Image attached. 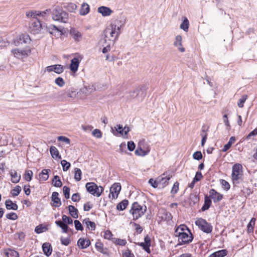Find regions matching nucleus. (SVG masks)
<instances>
[{"mask_svg":"<svg viewBox=\"0 0 257 257\" xmlns=\"http://www.w3.org/2000/svg\"><path fill=\"white\" fill-rule=\"evenodd\" d=\"M70 35L74 40L75 42H80L82 39L81 33L74 28H71L70 30Z\"/></svg>","mask_w":257,"mask_h":257,"instance_id":"17","label":"nucleus"},{"mask_svg":"<svg viewBox=\"0 0 257 257\" xmlns=\"http://www.w3.org/2000/svg\"><path fill=\"white\" fill-rule=\"evenodd\" d=\"M20 40H23L25 43H28L30 41V38L28 35L22 34L19 36Z\"/></svg>","mask_w":257,"mask_h":257,"instance_id":"55","label":"nucleus"},{"mask_svg":"<svg viewBox=\"0 0 257 257\" xmlns=\"http://www.w3.org/2000/svg\"><path fill=\"white\" fill-rule=\"evenodd\" d=\"M121 190V185L119 183H114L110 188V194L109 197L110 198V195H111L112 199H115L117 197L118 194Z\"/></svg>","mask_w":257,"mask_h":257,"instance_id":"12","label":"nucleus"},{"mask_svg":"<svg viewBox=\"0 0 257 257\" xmlns=\"http://www.w3.org/2000/svg\"><path fill=\"white\" fill-rule=\"evenodd\" d=\"M51 170L48 169H43L41 173L39 174V180L40 181H45L49 178L48 173Z\"/></svg>","mask_w":257,"mask_h":257,"instance_id":"25","label":"nucleus"},{"mask_svg":"<svg viewBox=\"0 0 257 257\" xmlns=\"http://www.w3.org/2000/svg\"><path fill=\"white\" fill-rule=\"evenodd\" d=\"M95 90V87L93 85H88L87 86H85L82 89H80L79 92L80 93H82L83 95L81 96V98L82 97H85L86 96L90 95Z\"/></svg>","mask_w":257,"mask_h":257,"instance_id":"16","label":"nucleus"},{"mask_svg":"<svg viewBox=\"0 0 257 257\" xmlns=\"http://www.w3.org/2000/svg\"><path fill=\"white\" fill-rule=\"evenodd\" d=\"M52 17L54 21L63 23H67L69 19L68 14L59 7L53 9Z\"/></svg>","mask_w":257,"mask_h":257,"instance_id":"2","label":"nucleus"},{"mask_svg":"<svg viewBox=\"0 0 257 257\" xmlns=\"http://www.w3.org/2000/svg\"><path fill=\"white\" fill-rule=\"evenodd\" d=\"M66 95L68 98L74 99L77 97V95L80 93L79 91H77V90L74 88H70L66 90Z\"/></svg>","mask_w":257,"mask_h":257,"instance_id":"21","label":"nucleus"},{"mask_svg":"<svg viewBox=\"0 0 257 257\" xmlns=\"http://www.w3.org/2000/svg\"><path fill=\"white\" fill-rule=\"evenodd\" d=\"M195 224L200 229L207 233H210L212 230V226L210 223L202 218H198L195 221Z\"/></svg>","mask_w":257,"mask_h":257,"instance_id":"5","label":"nucleus"},{"mask_svg":"<svg viewBox=\"0 0 257 257\" xmlns=\"http://www.w3.org/2000/svg\"><path fill=\"white\" fill-rule=\"evenodd\" d=\"M74 225L76 230H82L83 228V226L79 220H75L74 221Z\"/></svg>","mask_w":257,"mask_h":257,"instance_id":"60","label":"nucleus"},{"mask_svg":"<svg viewBox=\"0 0 257 257\" xmlns=\"http://www.w3.org/2000/svg\"><path fill=\"white\" fill-rule=\"evenodd\" d=\"M6 254L8 257H19L18 252L14 250H10Z\"/></svg>","mask_w":257,"mask_h":257,"instance_id":"54","label":"nucleus"},{"mask_svg":"<svg viewBox=\"0 0 257 257\" xmlns=\"http://www.w3.org/2000/svg\"><path fill=\"white\" fill-rule=\"evenodd\" d=\"M122 257H135L134 254L128 248L122 250Z\"/></svg>","mask_w":257,"mask_h":257,"instance_id":"47","label":"nucleus"},{"mask_svg":"<svg viewBox=\"0 0 257 257\" xmlns=\"http://www.w3.org/2000/svg\"><path fill=\"white\" fill-rule=\"evenodd\" d=\"M10 175L11 176L12 182L14 183H18L21 179V175L18 174L16 170H11L10 172Z\"/></svg>","mask_w":257,"mask_h":257,"instance_id":"23","label":"nucleus"},{"mask_svg":"<svg viewBox=\"0 0 257 257\" xmlns=\"http://www.w3.org/2000/svg\"><path fill=\"white\" fill-rule=\"evenodd\" d=\"M63 193L65 196V197L66 199L69 198L70 197V189L69 187L65 186L63 188Z\"/></svg>","mask_w":257,"mask_h":257,"instance_id":"59","label":"nucleus"},{"mask_svg":"<svg viewBox=\"0 0 257 257\" xmlns=\"http://www.w3.org/2000/svg\"><path fill=\"white\" fill-rule=\"evenodd\" d=\"M95 247L98 251L105 253V252L104 251L103 244L101 242H96Z\"/></svg>","mask_w":257,"mask_h":257,"instance_id":"50","label":"nucleus"},{"mask_svg":"<svg viewBox=\"0 0 257 257\" xmlns=\"http://www.w3.org/2000/svg\"><path fill=\"white\" fill-rule=\"evenodd\" d=\"M193 158L194 159L199 160L202 158V153L200 151H197L193 154Z\"/></svg>","mask_w":257,"mask_h":257,"instance_id":"61","label":"nucleus"},{"mask_svg":"<svg viewBox=\"0 0 257 257\" xmlns=\"http://www.w3.org/2000/svg\"><path fill=\"white\" fill-rule=\"evenodd\" d=\"M174 46L176 47L179 51L181 53L185 52V49L182 45V38L181 35H177L176 36L175 41L174 42Z\"/></svg>","mask_w":257,"mask_h":257,"instance_id":"15","label":"nucleus"},{"mask_svg":"<svg viewBox=\"0 0 257 257\" xmlns=\"http://www.w3.org/2000/svg\"><path fill=\"white\" fill-rule=\"evenodd\" d=\"M82 223L84 225H85L89 229L94 230L95 228V223L90 221L89 218L84 219Z\"/></svg>","mask_w":257,"mask_h":257,"instance_id":"31","label":"nucleus"},{"mask_svg":"<svg viewBox=\"0 0 257 257\" xmlns=\"http://www.w3.org/2000/svg\"><path fill=\"white\" fill-rule=\"evenodd\" d=\"M57 98V100L59 101H66L68 99L66 91L61 92L58 94Z\"/></svg>","mask_w":257,"mask_h":257,"instance_id":"39","label":"nucleus"},{"mask_svg":"<svg viewBox=\"0 0 257 257\" xmlns=\"http://www.w3.org/2000/svg\"><path fill=\"white\" fill-rule=\"evenodd\" d=\"M43 250L44 254L47 256H50L52 251V248L50 243L45 242L42 245Z\"/></svg>","mask_w":257,"mask_h":257,"instance_id":"24","label":"nucleus"},{"mask_svg":"<svg viewBox=\"0 0 257 257\" xmlns=\"http://www.w3.org/2000/svg\"><path fill=\"white\" fill-rule=\"evenodd\" d=\"M139 95L142 97H144L145 96V94L143 92L142 89L139 87L135 89L133 92H131L130 94V96L132 97H136Z\"/></svg>","mask_w":257,"mask_h":257,"instance_id":"27","label":"nucleus"},{"mask_svg":"<svg viewBox=\"0 0 257 257\" xmlns=\"http://www.w3.org/2000/svg\"><path fill=\"white\" fill-rule=\"evenodd\" d=\"M21 190V187L18 185L11 191V193L13 197H16L20 193Z\"/></svg>","mask_w":257,"mask_h":257,"instance_id":"44","label":"nucleus"},{"mask_svg":"<svg viewBox=\"0 0 257 257\" xmlns=\"http://www.w3.org/2000/svg\"><path fill=\"white\" fill-rule=\"evenodd\" d=\"M97 12L101 14L103 17L109 16L113 13V11L111 10L109 8L105 6H101L99 7L97 9Z\"/></svg>","mask_w":257,"mask_h":257,"instance_id":"18","label":"nucleus"},{"mask_svg":"<svg viewBox=\"0 0 257 257\" xmlns=\"http://www.w3.org/2000/svg\"><path fill=\"white\" fill-rule=\"evenodd\" d=\"M45 71L49 73L54 72L58 74H60L64 71V68L61 65L55 64L46 67L45 68Z\"/></svg>","mask_w":257,"mask_h":257,"instance_id":"10","label":"nucleus"},{"mask_svg":"<svg viewBox=\"0 0 257 257\" xmlns=\"http://www.w3.org/2000/svg\"><path fill=\"white\" fill-rule=\"evenodd\" d=\"M146 210V205H141L138 202H134L132 205L130 212L133 215V220H136L142 217Z\"/></svg>","mask_w":257,"mask_h":257,"instance_id":"3","label":"nucleus"},{"mask_svg":"<svg viewBox=\"0 0 257 257\" xmlns=\"http://www.w3.org/2000/svg\"><path fill=\"white\" fill-rule=\"evenodd\" d=\"M29 29L31 33L33 34H38L41 32L43 29V26L39 20H35L32 23Z\"/></svg>","mask_w":257,"mask_h":257,"instance_id":"9","label":"nucleus"},{"mask_svg":"<svg viewBox=\"0 0 257 257\" xmlns=\"http://www.w3.org/2000/svg\"><path fill=\"white\" fill-rule=\"evenodd\" d=\"M46 230V228L45 227L43 226L42 225H38L35 228V231L37 233H41L43 232Z\"/></svg>","mask_w":257,"mask_h":257,"instance_id":"56","label":"nucleus"},{"mask_svg":"<svg viewBox=\"0 0 257 257\" xmlns=\"http://www.w3.org/2000/svg\"><path fill=\"white\" fill-rule=\"evenodd\" d=\"M6 217L9 219L15 220L18 218V216L16 213L11 212L6 215Z\"/></svg>","mask_w":257,"mask_h":257,"instance_id":"57","label":"nucleus"},{"mask_svg":"<svg viewBox=\"0 0 257 257\" xmlns=\"http://www.w3.org/2000/svg\"><path fill=\"white\" fill-rule=\"evenodd\" d=\"M58 140L59 141H62L65 143L67 144H69L70 143V140L69 138L64 137V136H59L58 137Z\"/></svg>","mask_w":257,"mask_h":257,"instance_id":"64","label":"nucleus"},{"mask_svg":"<svg viewBox=\"0 0 257 257\" xmlns=\"http://www.w3.org/2000/svg\"><path fill=\"white\" fill-rule=\"evenodd\" d=\"M89 6L87 3H83L80 9V15L85 16L89 12Z\"/></svg>","mask_w":257,"mask_h":257,"instance_id":"28","label":"nucleus"},{"mask_svg":"<svg viewBox=\"0 0 257 257\" xmlns=\"http://www.w3.org/2000/svg\"><path fill=\"white\" fill-rule=\"evenodd\" d=\"M61 164L63 167V170L64 171H67L69 170L70 167V163L67 162L66 160H63L61 161Z\"/></svg>","mask_w":257,"mask_h":257,"instance_id":"46","label":"nucleus"},{"mask_svg":"<svg viewBox=\"0 0 257 257\" xmlns=\"http://www.w3.org/2000/svg\"><path fill=\"white\" fill-rule=\"evenodd\" d=\"M158 215V218L160 219V221H166L167 222H169L172 219V216L171 213L164 209L159 211Z\"/></svg>","mask_w":257,"mask_h":257,"instance_id":"11","label":"nucleus"},{"mask_svg":"<svg viewBox=\"0 0 257 257\" xmlns=\"http://www.w3.org/2000/svg\"><path fill=\"white\" fill-rule=\"evenodd\" d=\"M92 135L97 138H101L102 137V133L100 130L95 129L92 132Z\"/></svg>","mask_w":257,"mask_h":257,"instance_id":"58","label":"nucleus"},{"mask_svg":"<svg viewBox=\"0 0 257 257\" xmlns=\"http://www.w3.org/2000/svg\"><path fill=\"white\" fill-rule=\"evenodd\" d=\"M11 52L15 57L19 59H22L28 57L29 54L31 52V50L24 49H15L12 50Z\"/></svg>","mask_w":257,"mask_h":257,"instance_id":"8","label":"nucleus"},{"mask_svg":"<svg viewBox=\"0 0 257 257\" xmlns=\"http://www.w3.org/2000/svg\"><path fill=\"white\" fill-rule=\"evenodd\" d=\"M189 229L185 225L181 224L176 229L175 235L178 236V235H180V233L181 234L186 232Z\"/></svg>","mask_w":257,"mask_h":257,"instance_id":"26","label":"nucleus"},{"mask_svg":"<svg viewBox=\"0 0 257 257\" xmlns=\"http://www.w3.org/2000/svg\"><path fill=\"white\" fill-rule=\"evenodd\" d=\"M75 171V175H74V179L76 181H79L81 179V171L80 169L76 168L74 169Z\"/></svg>","mask_w":257,"mask_h":257,"instance_id":"43","label":"nucleus"},{"mask_svg":"<svg viewBox=\"0 0 257 257\" xmlns=\"http://www.w3.org/2000/svg\"><path fill=\"white\" fill-rule=\"evenodd\" d=\"M49 32L52 34L55 31L60 32L58 28L55 25H51L48 28Z\"/></svg>","mask_w":257,"mask_h":257,"instance_id":"63","label":"nucleus"},{"mask_svg":"<svg viewBox=\"0 0 257 257\" xmlns=\"http://www.w3.org/2000/svg\"><path fill=\"white\" fill-rule=\"evenodd\" d=\"M226 250L222 249L212 253L208 257H224L226 255Z\"/></svg>","mask_w":257,"mask_h":257,"instance_id":"33","label":"nucleus"},{"mask_svg":"<svg viewBox=\"0 0 257 257\" xmlns=\"http://www.w3.org/2000/svg\"><path fill=\"white\" fill-rule=\"evenodd\" d=\"M223 122H224L225 126H226V129L229 130L230 128V125L228 119L227 114H224L223 116Z\"/></svg>","mask_w":257,"mask_h":257,"instance_id":"62","label":"nucleus"},{"mask_svg":"<svg viewBox=\"0 0 257 257\" xmlns=\"http://www.w3.org/2000/svg\"><path fill=\"white\" fill-rule=\"evenodd\" d=\"M58 196V193L54 192L52 193L51 196V200L53 202V205L57 207H59L61 204V200Z\"/></svg>","mask_w":257,"mask_h":257,"instance_id":"22","label":"nucleus"},{"mask_svg":"<svg viewBox=\"0 0 257 257\" xmlns=\"http://www.w3.org/2000/svg\"><path fill=\"white\" fill-rule=\"evenodd\" d=\"M6 207L8 210H16L18 209V206L17 204L13 202L11 200H7L5 202Z\"/></svg>","mask_w":257,"mask_h":257,"instance_id":"29","label":"nucleus"},{"mask_svg":"<svg viewBox=\"0 0 257 257\" xmlns=\"http://www.w3.org/2000/svg\"><path fill=\"white\" fill-rule=\"evenodd\" d=\"M124 25V21L119 19L113 21L104 31V40L113 44L121 34V29Z\"/></svg>","mask_w":257,"mask_h":257,"instance_id":"1","label":"nucleus"},{"mask_svg":"<svg viewBox=\"0 0 257 257\" xmlns=\"http://www.w3.org/2000/svg\"><path fill=\"white\" fill-rule=\"evenodd\" d=\"M85 187L88 192L97 197L100 196L103 191V188L102 187L100 186H98L93 182L87 183Z\"/></svg>","mask_w":257,"mask_h":257,"instance_id":"4","label":"nucleus"},{"mask_svg":"<svg viewBox=\"0 0 257 257\" xmlns=\"http://www.w3.org/2000/svg\"><path fill=\"white\" fill-rule=\"evenodd\" d=\"M77 8V6L74 3H69L68 4L67 9L70 12H74Z\"/></svg>","mask_w":257,"mask_h":257,"instance_id":"51","label":"nucleus"},{"mask_svg":"<svg viewBox=\"0 0 257 257\" xmlns=\"http://www.w3.org/2000/svg\"><path fill=\"white\" fill-rule=\"evenodd\" d=\"M255 218H252L247 224V231L249 233L252 232L253 231V227L255 224Z\"/></svg>","mask_w":257,"mask_h":257,"instance_id":"42","label":"nucleus"},{"mask_svg":"<svg viewBox=\"0 0 257 257\" xmlns=\"http://www.w3.org/2000/svg\"><path fill=\"white\" fill-rule=\"evenodd\" d=\"M128 202L127 200H123L119 203L116 206V209L118 210L122 211L126 208Z\"/></svg>","mask_w":257,"mask_h":257,"instance_id":"37","label":"nucleus"},{"mask_svg":"<svg viewBox=\"0 0 257 257\" xmlns=\"http://www.w3.org/2000/svg\"><path fill=\"white\" fill-rule=\"evenodd\" d=\"M79 63L80 62L78 58L76 57L73 58L71 61L70 65V69L71 71L74 73L76 72L78 70Z\"/></svg>","mask_w":257,"mask_h":257,"instance_id":"20","label":"nucleus"},{"mask_svg":"<svg viewBox=\"0 0 257 257\" xmlns=\"http://www.w3.org/2000/svg\"><path fill=\"white\" fill-rule=\"evenodd\" d=\"M211 204V201L210 198L208 196H205L204 203L201 208V210L202 211H205V210H207L210 207Z\"/></svg>","mask_w":257,"mask_h":257,"instance_id":"34","label":"nucleus"},{"mask_svg":"<svg viewBox=\"0 0 257 257\" xmlns=\"http://www.w3.org/2000/svg\"><path fill=\"white\" fill-rule=\"evenodd\" d=\"M242 167L240 164H236L232 167V179L233 181H238L242 176Z\"/></svg>","mask_w":257,"mask_h":257,"instance_id":"7","label":"nucleus"},{"mask_svg":"<svg viewBox=\"0 0 257 257\" xmlns=\"http://www.w3.org/2000/svg\"><path fill=\"white\" fill-rule=\"evenodd\" d=\"M235 141V138L234 137H231L229 139V140L227 144L224 146L222 149V151L224 152L227 151L231 147V145H232V144L234 143Z\"/></svg>","mask_w":257,"mask_h":257,"instance_id":"36","label":"nucleus"},{"mask_svg":"<svg viewBox=\"0 0 257 257\" xmlns=\"http://www.w3.org/2000/svg\"><path fill=\"white\" fill-rule=\"evenodd\" d=\"M177 237L178 241L181 244L189 243L192 241L193 238L190 230L183 233H180V235H178Z\"/></svg>","mask_w":257,"mask_h":257,"instance_id":"6","label":"nucleus"},{"mask_svg":"<svg viewBox=\"0 0 257 257\" xmlns=\"http://www.w3.org/2000/svg\"><path fill=\"white\" fill-rule=\"evenodd\" d=\"M247 99V95H243L241 96V97L239 99V102H238V106L240 108H242L243 107L244 103Z\"/></svg>","mask_w":257,"mask_h":257,"instance_id":"49","label":"nucleus"},{"mask_svg":"<svg viewBox=\"0 0 257 257\" xmlns=\"http://www.w3.org/2000/svg\"><path fill=\"white\" fill-rule=\"evenodd\" d=\"M33 176V172L31 170H26L24 175V179L28 182H30Z\"/></svg>","mask_w":257,"mask_h":257,"instance_id":"41","label":"nucleus"},{"mask_svg":"<svg viewBox=\"0 0 257 257\" xmlns=\"http://www.w3.org/2000/svg\"><path fill=\"white\" fill-rule=\"evenodd\" d=\"M52 183L55 187H60L62 186V182L59 176L56 175L52 180Z\"/></svg>","mask_w":257,"mask_h":257,"instance_id":"38","label":"nucleus"},{"mask_svg":"<svg viewBox=\"0 0 257 257\" xmlns=\"http://www.w3.org/2000/svg\"><path fill=\"white\" fill-rule=\"evenodd\" d=\"M62 221L65 223L68 224H72L73 223V220L70 217L66 216V215H62Z\"/></svg>","mask_w":257,"mask_h":257,"instance_id":"48","label":"nucleus"},{"mask_svg":"<svg viewBox=\"0 0 257 257\" xmlns=\"http://www.w3.org/2000/svg\"><path fill=\"white\" fill-rule=\"evenodd\" d=\"M189 25V21L187 18L185 17L180 25V29L183 30L185 32H187L188 30Z\"/></svg>","mask_w":257,"mask_h":257,"instance_id":"40","label":"nucleus"},{"mask_svg":"<svg viewBox=\"0 0 257 257\" xmlns=\"http://www.w3.org/2000/svg\"><path fill=\"white\" fill-rule=\"evenodd\" d=\"M55 223L59 226H60L62 229V232L64 233H67L68 231V225L65 223L63 221L61 220H57L55 222Z\"/></svg>","mask_w":257,"mask_h":257,"instance_id":"35","label":"nucleus"},{"mask_svg":"<svg viewBox=\"0 0 257 257\" xmlns=\"http://www.w3.org/2000/svg\"><path fill=\"white\" fill-rule=\"evenodd\" d=\"M141 142L139 143V148L136 150L135 154L137 156H145L148 155L150 152V148L149 146L143 147L142 148L141 147Z\"/></svg>","mask_w":257,"mask_h":257,"instance_id":"13","label":"nucleus"},{"mask_svg":"<svg viewBox=\"0 0 257 257\" xmlns=\"http://www.w3.org/2000/svg\"><path fill=\"white\" fill-rule=\"evenodd\" d=\"M50 152L52 157L55 160L61 159V156H59V152L55 147L51 146L50 148Z\"/></svg>","mask_w":257,"mask_h":257,"instance_id":"30","label":"nucleus"},{"mask_svg":"<svg viewBox=\"0 0 257 257\" xmlns=\"http://www.w3.org/2000/svg\"><path fill=\"white\" fill-rule=\"evenodd\" d=\"M37 16H39L38 11H32L26 13V16L28 18H35Z\"/></svg>","mask_w":257,"mask_h":257,"instance_id":"53","label":"nucleus"},{"mask_svg":"<svg viewBox=\"0 0 257 257\" xmlns=\"http://www.w3.org/2000/svg\"><path fill=\"white\" fill-rule=\"evenodd\" d=\"M209 198L212 199L214 202L220 201L223 198V195L217 192L215 189H211L209 191Z\"/></svg>","mask_w":257,"mask_h":257,"instance_id":"14","label":"nucleus"},{"mask_svg":"<svg viewBox=\"0 0 257 257\" xmlns=\"http://www.w3.org/2000/svg\"><path fill=\"white\" fill-rule=\"evenodd\" d=\"M55 83L57 85L60 87H63L65 84V81L61 77L56 78L55 80Z\"/></svg>","mask_w":257,"mask_h":257,"instance_id":"45","label":"nucleus"},{"mask_svg":"<svg viewBox=\"0 0 257 257\" xmlns=\"http://www.w3.org/2000/svg\"><path fill=\"white\" fill-rule=\"evenodd\" d=\"M170 177H162L160 180H159V184H162V186H165L168 184V181L170 180Z\"/></svg>","mask_w":257,"mask_h":257,"instance_id":"52","label":"nucleus"},{"mask_svg":"<svg viewBox=\"0 0 257 257\" xmlns=\"http://www.w3.org/2000/svg\"><path fill=\"white\" fill-rule=\"evenodd\" d=\"M68 209L70 215L72 217H73L74 218H77L78 217V210L74 206L69 205L68 207Z\"/></svg>","mask_w":257,"mask_h":257,"instance_id":"32","label":"nucleus"},{"mask_svg":"<svg viewBox=\"0 0 257 257\" xmlns=\"http://www.w3.org/2000/svg\"><path fill=\"white\" fill-rule=\"evenodd\" d=\"M90 244V241L89 239L80 238L77 241V245L81 249L86 248Z\"/></svg>","mask_w":257,"mask_h":257,"instance_id":"19","label":"nucleus"}]
</instances>
